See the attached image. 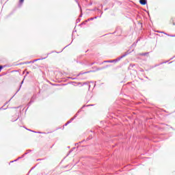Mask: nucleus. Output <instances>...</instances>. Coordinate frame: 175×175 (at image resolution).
<instances>
[{
    "label": "nucleus",
    "instance_id": "1",
    "mask_svg": "<svg viewBox=\"0 0 175 175\" xmlns=\"http://www.w3.org/2000/svg\"><path fill=\"white\" fill-rule=\"evenodd\" d=\"M127 55H128V53H125L124 55H122V56H120V57H118L116 59L106 60V61H104V62H109V63L118 62L119 61H121V59H122V58H124V57H126Z\"/></svg>",
    "mask_w": 175,
    "mask_h": 175
},
{
    "label": "nucleus",
    "instance_id": "2",
    "mask_svg": "<svg viewBox=\"0 0 175 175\" xmlns=\"http://www.w3.org/2000/svg\"><path fill=\"white\" fill-rule=\"evenodd\" d=\"M77 117V114L74 117V118H72L70 119V120L68 121L64 125L65 126H66L67 125H68V124H70V122H72V121H73V120H75V118H76Z\"/></svg>",
    "mask_w": 175,
    "mask_h": 175
},
{
    "label": "nucleus",
    "instance_id": "3",
    "mask_svg": "<svg viewBox=\"0 0 175 175\" xmlns=\"http://www.w3.org/2000/svg\"><path fill=\"white\" fill-rule=\"evenodd\" d=\"M139 3L141 5H147V0H139Z\"/></svg>",
    "mask_w": 175,
    "mask_h": 175
},
{
    "label": "nucleus",
    "instance_id": "4",
    "mask_svg": "<svg viewBox=\"0 0 175 175\" xmlns=\"http://www.w3.org/2000/svg\"><path fill=\"white\" fill-rule=\"evenodd\" d=\"M157 32H158V33H165V35H167V36H171V38H175V36H170V35H168L167 33L163 32V31H157Z\"/></svg>",
    "mask_w": 175,
    "mask_h": 175
},
{
    "label": "nucleus",
    "instance_id": "5",
    "mask_svg": "<svg viewBox=\"0 0 175 175\" xmlns=\"http://www.w3.org/2000/svg\"><path fill=\"white\" fill-rule=\"evenodd\" d=\"M40 59H46V57L42 58V59H36L32 61V62H36L37 61H40Z\"/></svg>",
    "mask_w": 175,
    "mask_h": 175
},
{
    "label": "nucleus",
    "instance_id": "6",
    "mask_svg": "<svg viewBox=\"0 0 175 175\" xmlns=\"http://www.w3.org/2000/svg\"><path fill=\"white\" fill-rule=\"evenodd\" d=\"M90 72H94L92 70L85 72H80L79 75H85V73H90Z\"/></svg>",
    "mask_w": 175,
    "mask_h": 175
},
{
    "label": "nucleus",
    "instance_id": "7",
    "mask_svg": "<svg viewBox=\"0 0 175 175\" xmlns=\"http://www.w3.org/2000/svg\"><path fill=\"white\" fill-rule=\"evenodd\" d=\"M25 64L27 65L28 64H33V62L29 61V62H25Z\"/></svg>",
    "mask_w": 175,
    "mask_h": 175
},
{
    "label": "nucleus",
    "instance_id": "8",
    "mask_svg": "<svg viewBox=\"0 0 175 175\" xmlns=\"http://www.w3.org/2000/svg\"><path fill=\"white\" fill-rule=\"evenodd\" d=\"M75 2H77V3H78L79 8L81 10V6H80V4H79V1H77V0H75Z\"/></svg>",
    "mask_w": 175,
    "mask_h": 175
},
{
    "label": "nucleus",
    "instance_id": "9",
    "mask_svg": "<svg viewBox=\"0 0 175 175\" xmlns=\"http://www.w3.org/2000/svg\"><path fill=\"white\" fill-rule=\"evenodd\" d=\"M6 66H0V72L3 69V68H5Z\"/></svg>",
    "mask_w": 175,
    "mask_h": 175
},
{
    "label": "nucleus",
    "instance_id": "10",
    "mask_svg": "<svg viewBox=\"0 0 175 175\" xmlns=\"http://www.w3.org/2000/svg\"><path fill=\"white\" fill-rule=\"evenodd\" d=\"M147 54H148V53H141V55H147Z\"/></svg>",
    "mask_w": 175,
    "mask_h": 175
},
{
    "label": "nucleus",
    "instance_id": "11",
    "mask_svg": "<svg viewBox=\"0 0 175 175\" xmlns=\"http://www.w3.org/2000/svg\"><path fill=\"white\" fill-rule=\"evenodd\" d=\"M20 88H21V85H20V88H19V89L17 90V92L15 93V95H16V94H17V92H18V91H20Z\"/></svg>",
    "mask_w": 175,
    "mask_h": 175
},
{
    "label": "nucleus",
    "instance_id": "12",
    "mask_svg": "<svg viewBox=\"0 0 175 175\" xmlns=\"http://www.w3.org/2000/svg\"><path fill=\"white\" fill-rule=\"evenodd\" d=\"M31 132H33L34 133H42L41 132H36V131H31Z\"/></svg>",
    "mask_w": 175,
    "mask_h": 175
},
{
    "label": "nucleus",
    "instance_id": "13",
    "mask_svg": "<svg viewBox=\"0 0 175 175\" xmlns=\"http://www.w3.org/2000/svg\"><path fill=\"white\" fill-rule=\"evenodd\" d=\"M92 20H94V18H89V19L88 20V21H92Z\"/></svg>",
    "mask_w": 175,
    "mask_h": 175
},
{
    "label": "nucleus",
    "instance_id": "14",
    "mask_svg": "<svg viewBox=\"0 0 175 175\" xmlns=\"http://www.w3.org/2000/svg\"><path fill=\"white\" fill-rule=\"evenodd\" d=\"M130 66H131V68H133V66H135V64H131Z\"/></svg>",
    "mask_w": 175,
    "mask_h": 175
},
{
    "label": "nucleus",
    "instance_id": "15",
    "mask_svg": "<svg viewBox=\"0 0 175 175\" xmlns=\"http://www.w3.org/2000/svg\"><path fill=\"white\" fill-rule=\"evenodd\" d=\"M24 2V0H20V3H23Z\"/></svg>",
    "mask_w": 175,
    "mask_h": 175
},
{
    "label": "nucleus",
    "instance_id": "16",
    "mask_svg": "<svg viewBox=\"0 0 175 175\" xmlns=\"http://www.w3.org/2000/svg\"><path fill=\"white\" fill-rule=\"evenodd\" d=\"M26 130L30 131V132H32V131H31L32 130H31V129H26Z\"/></svg>",
    "mask_w": 175,
    "mask_h": 175
},
{
    "label": "nucleus",
    "instance_id": "17",
    "mask_svg": "<svg viewBox=\"0 0 175 175\" xmlns=\"http://www.w3.org/2000/svg\"><path fill=\"white\" fill-rule=\"evenodd\" d=\"M16 161H17V160L12 161H11V163L16 162Z\"/></svg>",
    "mask_w": 175,
    "mask_h": 175
},
{
    "label": "nucleus",
    "instance_id": "18",
    "mask_svg": "<svg viewBox=\"0 0 175 175\" xmlns=\"http://www.w3.org/2000/svg\"><path fill=\"white\" fill-rule=\"evenodd\" d=\"M23 83H24V81H22L21 84H23Z\"/></svg>",
    "mask_w": 175,
    "mask_h": 175
},
{
    "label": "nucleus",
    "instance_id": "19",
    "mask_svg": "<svg viewBox=\"0 0 175 175\" xmlns=\"http://www.w3.org/2000/svg\"><path fill=\"white\" fill-rule=\"evenodd\" d=\"M101 68H97V70H100Z\"/></svg>",
    "mask_w": 175,
    "mask_h": 175
},
{
    "label": "nucleus",
    "instance_id": "20",
    "mask_svg": "<svg viewBox=\"0 0 175 175\" xmlns=\"http://www.w3.org/2000/svg\"><path fill=\"white\" fill-rule=\"evenodd\" d=\"M94 18H98V17H97V16H95Z\"/></svg>",
    "mask_w": 175,
    "mask_h": 175
},
{
    "label": "nucleus",
    "instance_id": "21",
    "mask_svg": "<svg viewBox=\"0 0 175 175\" xmlns=\"http://www.w3.org/2000/svg\"><path fill=\"white\" fill-rule=\"evenodd\" d=\"M138 42H139V40H137L136 43H137Z\"/></svg>",
    "mask_w": 175,
    "mask_h": 175
},
{
    "label": "nucleus",
    "instance_id": "22",
    "mask_svg": "<svg viewBox=\"0 0 175 175\" xmlns=\"http://www.w3.org/2000/svg\"><path fill=\"white\" fill-rule=\"evenodd\" d=\"M163 64H166V62H164Z\"/></svg>",
    "mask_w": 175,
    "mask_h": 175
},
{
    "label": "nucleus",
    "instance_id": "23",
    "mask_svg": "<svg viewBox=\"0 0 175 175\" xmlns=\"http://www.w3.org/2000/svg\"><path fill=\"white\" fill-rule=\"evenodd\" d=\"M14 121H17V119H16L15 120H14Z\"/></svg>",
    "mask_w": 175,
    "mask_h": 175
},
{
    "label": "nucleus",
    "instance_id": "24",
    "mask_svg": "<svg viewBox=\"0 0 175 175\" xmlns=\"http://www.w3.org/2000/svg\"><path fill=\"white\" fill-rule=\"evenodd\" d=\"M92 65H94V63H92Z\"/></svg>",
    "mask_w": 175,
    "mask_h": 175
},
{
    "label": "nucleus",
    "instance_id": "25",
    "mask_svg": "<svg viewBox=\"0 0 175 175\" xmlns=\"http://www.w3.org/2000/svg\"><path fill=\"white\" fill-rule=\"evenodd\" d=\"M91 86L90 85H89V88H90Z\"/></svg>",
    "mask_w": 175,
    "mask_h": 175
},
{
    "label": "nucleus",
    "instance_id": "26",
    "mask_svg": "<svg viewBox=\"0 0 175 175\" xmlns=\"http://www.w3.org/2000/svg\"><path fill=\"white\" fill-rule=\"evenodd\" d=\"M88 107H89V106H91V105H87Z\"/></svg>",
    "mask_w": 175,
    "mask_h": 175
}]
</instances>
